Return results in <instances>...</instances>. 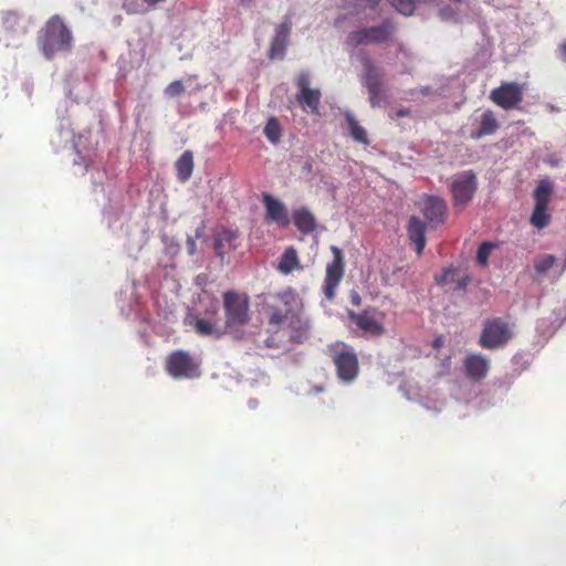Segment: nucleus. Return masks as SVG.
Segmentation results:
<instances>
[{
	"mask_svg": "<svg viewBox=\"0 0 566 566\" xmlns=\"http://www.w3.org/2000/svg\"><path fill=\"white\" fill-rule=\"evenodd\" d=\"M447 202L440 197L429 196L424 200L423 216L426 220L433 224H442L446 221Z\"/></svg>",
	"mask_w": 566,
	"mask_h": 566,
	"instance_id": "nucleus-16",
	"label": "nucleus"
},
{
	"mask_svg": "<svg viewBox=\"0 0 566 566\" xmlns=\"http://www.w3.org/2000/svg\"><path fill=\"white\" fill-rule=\"evenodd\" d=\"M396 24L392 20L386 19L378 25L366 27L348 33L346 44L352 48L368 44H382L389 42L395 32Z\"/></svg>",
	"mask_w": 566,
	"mask_h": 566,
	"instance_id": "nucleus-3",
	"label": "nucleus"
},
{
	"mask_svg": "<svg viewBox=\"0 0 566 566\" xmlns=\"http://www.w3.org/2000/svg\"><path fill=\"white\" fill-rule=\"evenodd\" d=\"M280 304H266L264 311L268 317L270 331L277 333L285 328V325L293 313L291 302L294 295L291 292H282L276 295Z\"/></svg>",
	"mask_w": 566,
	"mask_h": 566,
	"instance_id": "nucleus-10",
	"label": "nucleus"
},
{
	"mask_svg": "<svg viewBox=\"0 0 566 566\" xmlns=\"http://www.w3.org/2000/svg\"><path fill=\"white\" fill-rule=\"evenodd\" d=\"M222 298L226 313L224 329L229 333H238L250 322L249 296L244 293L227 291Z\"/></svg>",
	"mask_w": 566,
	"mask_h": 566,
	"instance_id": "nucleus-2",
	"label": "nucleus"
},
{
	"mask_svg": "<svg viewBox=\"0 0 566 566\" xmlns=\"http://www.w3.org/2000/svg\"><path fill=\"white\" fill-rule=\"evenodd\" d=\"M285 328L290 331V340L293 343L301 344L308 337L311 323L308 318L305 317L303 314L293 311L285 325Z\"/></svg>",
	"mask_w": 566,
	"mask_h": 566,
	"instance_id": "nucleus-15",
	"label": "nucleus"
},
{
	"mask_svg": "<svg viewBox=\"0 0 566 566\" xmlns=\"http://www.w3.org/2000/svg\"><path fill=\"white\" fill-rule=\"evenodd\" d=\"M240 1H241V3H243V4H244V3H249V2H251L252 0H240Z\"/></svg>",
	"mask_w": 566,
	"mask_h": 566,
	"instance_id": "nucleus-41",
	"label": "nucleus"
},
{
	"mask_svg": "<svg viewBox=\"0 0 566 566\" xmlns=\"http://www.w3.org/2000/svg\"><path fill=\"white\" fill-rule=\"evenodd\" d=\"M454 209L464 210L478 190L476 175L472 170H464L448 180Z\"/></svg>",
	"mask_w": 566,
	"mask_h": 566,
	"instance_id": "nucleus-5",
	"label": "nucleus"
},
{
	"mask_svg": "<svg viewBox=\"0 0 566 566\" xmlns=\"http://www.w3.org/2000/svg\"><path fill=\"white\" fill-rule=\"evenodd\" d=\"M177 178L185 182L187 181L193 171V155L192 151L186 150L176 161Z\"/></svg>",
	"mask_w": 566,
	"mask_h": 566,
	"instance_id": "nucleus-27",
	"label": "nucleus"
},
{
	"mask_svg": "<svg viewBox=\"0 0 566 566\" xmlns=\"http://www.w3.org/2000/svg\"><path fill=\"white\" fill-rule=\"evenodd\" d=\"M311 80L307 73H301L296 78L298 93L296 101L305 112L318 114L322 93L318 88H311Z\"/></svg>",
	"mask_w": 566,
	"mask_h": 566,
	"instance_id": "nucleus-14",
	"label": "nucleus"
},
{
	"mask_svg": "<svg viewBox=\"0 0 566 566\" xmlns=\"http://www.w3.org/2000/svg\"><path fill=\"white\" fill-rule=\"evenodd\" d=\"M564 272H566V256H565V260L560 266V271H559V275H562Z\"/></svg>",
	"mask_w": 566,
	"mask_h": 566,
	"instance_id": "nucleus-40",
	"label": "nucleus"
},
{
	"mask_svg": "<svg viewBox=\"0 0 566 566\" xmlns=\"http://www.w3.org/2000/svg\"><path fill=\"white\" fill-rule=\"evenodd\" d=\"M347 316L365 335L380 337L386 333L382 322L385 313L378 311L376 307L368 306L361 312L348 310Z\"/></svg>",
	"mask_w": 566,
	"mask_h": 566,
	"instance_id": "nucleus-8",
	"label": "nucleus"
},
{
	"mask_svg": "<svg viewBox=\"0 0 566 566\" xmlns=\"http://www.w3.org/2000/svg\"><path fill=\"white\" fill-rule=\"evenodd\" d=\"M499 122L493 111L482 113L479 128L472 134L475 139L494 134L499 128Z\"/></svg>",
	"mask_w": 566,
	"mask_h": 566,
	"instance_id": "nucleus-24",
	"label": "nucleus"
},
{
	"mask_svg": "<svg viewBox=\"0 0 566 566\" xmlns=\"http://www.w3.org/2000/svg\"><path fill=\"white\" fill-rule=\"evenodd\" d=\"M203 228H205V226H202V227H200V228H198V229H197V231H196V238H200V237L202 235V233H203Z\"/></svg>",
	"mask_w": 566,
	"mask_h": 566,
	"instance_id": "nucleus-39",
	"label": "nucleus"
},
{
	"mask_svg": "<svg viewBox=\"0 0 566 566\" xmlns=\"http://www.w3.org/2000/svg\"><path fill=\"white\" fill-rule=\"evenodd\" d=\"M19 20V17L13 12H7L3 15V24L7 29H11Z\"/></svg>",
	"mask_w": 566,
	"mask_h": 566,
	"instance_id": "nucleus-34",
	"label": "nucleus"
},
{
	"mask_svg": "<svg viewBox=\"0 0 566 566\" xmlns=\"http://www.w3.org/2000/svg\"><path fill=\"white\" fill-rule=\"evenodd\" d=\"M409 239L416 244V252L420 255L426 245V224L417 217H410L407 226Z\"/></svg>",
	"mask_w": 566,
	"mask_h": 566,
	"instance_id": "nucleus-19",
	"label": "nucleus"
},
{
	"mask_svg": "<svg viewBox=\"0 0 566 566\" xmlns=\"http://www.w3.org/2000/svg\"><path fill=\"white\" fill-rule=\"evenodd\" d=\"M524 84L517 82H503L490 93V99L503 109H512L523 101Z\"/></svg>",
	"mask_w": 566,
	"mask_h": 566,
	"instance_id": "nucleus-13",
	"label": "nucleus"
},
{
	"mask_svg": "<svg viewBox=\"0 0 566 566\" xmlns=\"http://www.w3.org/2000/svg\"><path fill=\"white\" fill-rule=\"evenodd\" d=\"M395 10L403 15H411L419 0H388Z\"/></svg>",
	"mask_w": 566,
	"mask_h": 566,
	"instance_id": "nucleus-31",
	"label": "nucleus"
},
{
	"mask_svg": "<svg viewBox=\"0 0 566 566\" xmlns=\"http://www.w3.org/2000/svg\"><path fill=\"white\" fill-rule=\"evenodd\" d=\"M555 52L557 59L566 63V38L558 43Z\"/></svg>",
	"mask_w": 566,
	"mask_h": 566,
	"instance_id": "nucleus-35",
	"label": "nucleus"
},
{
	"mask_svg": "<svg viewBox=\"0 0 566 566\" xmlns=\"http://www.w3.org/2000/svg\"><path fill=\"white\" fill-rule=\"evenodd\" d=\"M364 74L361 82L368 91L371 107H377L385 98L384 71L366 59L363 63Z\"/></svg>",
	"mask_w": 566,
	"mask_h": 566,
	"instance_id": "nucleus-9",
	"label": "nucleus"
},
{
	"mask_svg": "<svg viewBox=\"0 0 566 566\" xmlns=\"http://www.w3.org/2000/svg\"><path fill=\"white\" fill-rule=\"evenodd\" d=\"M301 268L297 251L293 247H289L282 254L277 270L283 274H290L294 270Z\"/></svg>",
	"mask_w": 566,
	"mask_h": 566,
	"instance_id": "nucleus-25",
	"label": "nucleus"
},
{
	"mask_svg": "<svg viewBox=\"0 0 566 566\" xmlns=\"http://www.w3.org/2000/svg\"><path fill=\"white\" fill-rule=\"evenodd\" d=\"M345 118L348 125V129L350 133V136L354 140L363 144V145H369V139L367 137V133L363 126L359 125V123L356 120L354 115L349 112L345 113Z\"/></svg>",
	"mask_w": 566,
	"mask_h": 566,
	"instance_id": "nucleus-29",
	"label": "nucleus"
},
{
	"mask_svg": "<svg viewBox=\"0 0 566 566\" xmlns=\"http://www.w3.org/2000/svg\"><path fill=\"white\" fill-rule=\"evenodd\" d=\"M263 202L265 206L266 218L274 221L280 227L286 228L290 224V219L284 205L271 195L265 193L263 196Z\"/></svg>",
	"mask_w": 566,
	"mask_h": 566,
	"instance_id": "nucleus-17",
	"label": "nucleus"
},
{
	"mask_svg": "<svg viewBox=\"0 0 566 566\" xmlns=\"http://www.w3.org/2000/svg\"><path fill=\"white\" fill-rule=\"evenodd\" d=\"M512 337L510 324L501 317H494L484 322L479 344L484 349L493 350L504 347Z\"/></svg>",
	"mask_w": 566,
	"mask_h": 566,
	"instance_id": "nucleus-6",
	"label": "nucleus"
},
{
	"mask_svg": "<svg viewBox=\"0 0 566 566\" xmlns=\"http://www.w3.org/2000/svg\"><path fill=\"white\" fill-rule=\"evenodd\" d=\"M184 92H185V86L180 80L172 81L164 90V94L170 98L180 96Z\"/></svg>",
	"mask_w": 566,
	"mask_h": 566,
	"instance_id": "nucleus-33",
	"label": "nucleus"
},
{
	"mask_svg": "<svg viewBox=\"0 0 566 566\" xmlns=\"http://www.w3.org/2000/svg\"><path fill=\"white\" fill-rule=\"evenodd\" d=\"M437 282L441 285H454L453 289L462 290L468 285L469 276L458 269L449 268L437 279Z\"/></svg>",
	"mask_w": 566,
	"mask_h": 566,
	"instance_id": "nucleus-22",
	"label": "nucleus"
},
{
	"mask_svg": "<svg viewBox=\"0 0 566 566\" xmlns=\"http://www.w3.org/2000/svg\"><path fill=\"white\" fill-rule=\"evenodd\" d=\"M350 303L354 305V306H360L361 305V297L359 295L358 292L356 291H353L350 293Z\"/></svg>",
	"mask_w": 566,
	"mask_h": 566,
	"instance_id": "nucleus-37",
	"label": "nucleus"
},
{
	"mask_svg": "<svg viewBox=\"0 0 566 566\" xmlns=\"http://www.w3.org/2000/svg\"><path fill=\"white\" fill-rule=\"evenodd\" d=\"M165 368L174 378H195L199 375V364L188 352L181 349L167 357Z\"/></svg>",
	"mask_w": 566,
	"mask_h": 566,
	"instance_id": "nucleus-11",
	"label": "nucleus"
},
{
	"mask_svg": "<svg viewBox=\"0 0 566 566\" xmlns=\"http://www.w3.org/2000/svg\"><path fill=\"white\" fill-rule=\"evenodd\" d=\"M490 368V360L481 354L468 355L464 359V369L469 378L473 380L483 379Z\"/></svg>",
	"mask_w": 566,
	"mask_h": 566,
	"instance_id": "nucleus-18",
	"label": "nucleus"
},
{
	"mask_svg": "<svg viewBox=\"0 0 566 566\" xmlns=\"http://www.w3.org/2000/svg\"><path fill=\"white\" fill-rule=\"evenodd\" d=\"M333 253V261L326 265V274L323 285V292L327 300H333L336 294V290L344 277L345 273V261L343 251L336 247H331Z\"/></svg>",
	"mask_w": 566,
	"mask_h": 566,
	"instance_id": "nucleus-12",
	"label": "nucleus"
},
{
	"mask_svg": "<svg viewBox=\"0 0 566 566\" xmlns=\"http://www.w3.org/2000/svg\"><path fill=\"white\" fill-rule=\"evenodd\" d=\"M291 27L289 23L284 22L276 27L275 36L272 40L270 53V59H282L285 52L287 38L290 34Z\"/></svg>",
	"mask_w": 566,
	"mask_h": 566,
	"instance_id": "nucleus-20",
	"label": "nucleus"
},
{
	"mask_svg": "<svg viewBox=\"0 0 566 566\" xmlns=\"http://www.w3.org/2000/svg\"><path fill=\"white\" fill-rule=\"evenodd\" d=\"M554 191L553 182L545 179L541 180L534 190V209L530 218V222L537 229H544L552 220L548 213V203Z\"/></svg>",
	"mask_w": 566,
	"mask_h": 566,
	"instance_id": "nucleus-7",
	"label": "nucleus"
},
{
	"mask_svg": "<svg viewBox=\"0 0 566 566\" xmlns=\"http://www.w3.org/2000/svg\"><path fill=\"white\" fill-rule=\"evenodd\" d=\"M557 259L553 254L543 253L534 258L533 266L537 279H542L553 269Z\"/></svg>",
	"mask_w": 566,
	"mask_h": 566,
	"instance_id": "nucleus-28",
	"label": "nucleus"
},
{
	"mask_svg": "<svg viewBox=\"0 0 566 566\" xmlns=\"http://www.w3.org/2000/svg\"><path fill=\"white\" fill-rule=\"evenodd\" d=\"M187 251L190 255H193L196 252V239L193 237H188L186 240Z\"/></svg>",
	"mask_w": 566,
	"mask_h": 566,
	"instance_id": "nucleus-36",
	"label": "nucleus"
},
{
	"mask_svg": "<svg viewBox=\"0 0 566 566\" xmlns=\"http://www.w3.org/2000/svg\"><path fill=\"white\" fill-rule=\"evenodd\" d=\"M195 329L201 336H214L216 338H220L227 333L224 326L222 327L218 321L211 322L205 318L196 321Z\"/></svg>",
	"mask_w": 566,
	"mask_h": 566,
	"instance_id": "nucleus-26",
	"label": "nucleus"
},
{
	"mask_svg": "<svg viewBox=\"0 0 566 566\" xmlns=\"http://www.w3.org/2000/svg\"><path fill=\"white\" fill-rule=\"evenodd\" d=\"M238 238L237 231L228 228H221L214 235V251L217 255L223 256L224 253L233 248V242Z\"/></svg>",
	"mask_w": 566,
	"mask_h": 566,
	"instance_id": "nucleus-21",
	"label": "nucleus"
},
{
	"mask_svg": "<svg viewBox=\"0 0 566 566\" xmlns=\"http://www.w3.org/2000/svg\"><path fill=\"white\" fill-rule=\"evenodd\" d=\"M293 222L297 230L304 234H308L316 229V220L312 212L306 208L294 210Z\"/></svg>",
	"mask_w": 566,
	"mask_h": 566,
	"instance_id": "nucleus-23",
	"label": "nucleus"
},
{
	"mask_svg": "<svg viewBox=\"0 0 566 566\" xmlns=\"http://www.w3.org/2000/svg\"><path fill=\"white\" fill-rule=\"evenodd\" d=\"M494 248H495V244H493L491 242H483L479 247L478 252H476V262L481 266L488 265L489 256Z\"/></svg>",
	"mask_w": 566,
	"mask_h": 566,
	"instance_id": "nucleus-32",
	"label": "nucleus"
},
{
	"mask_svg": "<svg viewBox=\"0 0 566 566\" xmlns=\"http://www.w3.org/2000/svg\"><path fill=\"white\" fill-rule=\"evenodd\" d=\"M281 125L275 117H270L265 124L263 133L268 140L272 144H277L281 140Z\"/></svg>",
	"mask_w": 566,
	"mask_h": 566,
	"instance_id": "nucleus-30",
	"label": "nucleus"
},
{
	"mask_svg": "<svg viewBox=\"0 0 566 566\" xmlns=\"http://www.w3.org/2000/svg\"><path fill=\"white\" fill-rule=\"evenodd\" d=\"M409 114H410V111L407 108L399 109L396 113L397 117L408 116Z\"/></svg>",
	"mask_w": 566,
	"mask_h": 566,
	"instance_id": "nucleus-38",
	"label": "nucleus"
},
{
	"mask_svg": "<svg viewBox=\"0 0 566 566\" xmlns=\"http://www.w3.org/2000/svg\"><path fill=\"white\" fill-rule=\"evenodd\" d=\"M38 46L48 60L72 49L73 35L59 15L51 17L38 33Z\"/></svg>",
	"mask_w": 566,
	"mask_h": 566,
	"instance_id": "nucleus-1",
	"label": "nucleus"
},
{
	"mask_svg": "<svg viewBox=\"0 0 566 566\" xmlns=\"http://www.w3.org/2000/svg\"><path fill=\"white\" fill-rule=\"evenodd\" d=\"M328 350L336 367L338 378L346 382L356 379L359 371V363L355 349L346 343L338 342L331 345Z\"/></svg>",
	"mask_w": 566,
	"mask_h": 566,
	"instance_id": "nucleus-4",
	"label": "nucleus"
}]
</instances>
